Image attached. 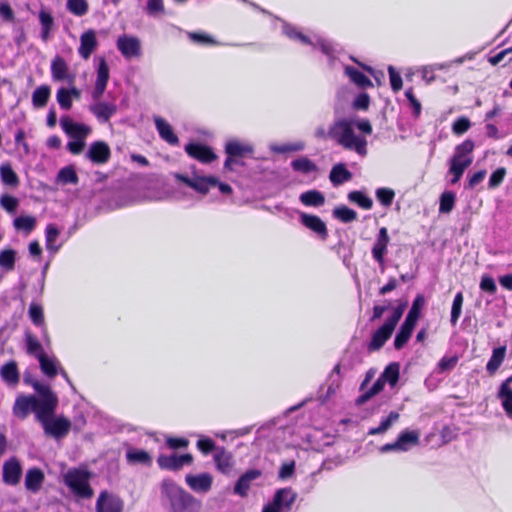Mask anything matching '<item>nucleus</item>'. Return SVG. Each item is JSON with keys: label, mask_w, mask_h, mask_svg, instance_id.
<instances>
[{"label": "nucleus", "mask_w": 512, "mask_h": 512, "mask_svg": "<svg viewBox=\"0 0 512 512\" xmlns=\"http://www.w3.org/2000/svg\"><path fill=\"white\" fill-rule=\"evenodd\" d=\"M161 499L169 512H199L200 503L171 479L161 483Z\"/></svg>", "instance_id": "nucleus-2"}, {"label": "nucleus", "mask_w": 512, "mask_h": 512, "mask_svg": "<svg viewBox=\"0 0 512 512\" xmlns=\"http://www.w3.org/2000/svg\"><path fill=\"white\" fill-rule=\"evenodd\" d=\"M420 431L404 429L393 443H387L380 448L381 453L407 452L420 443Z\"/></svg>", "instance_id": "nucleus-9"}, {"label": "nucleus", "mask_w": 512, "mask_h": 512, "mask_svg": "<svg viewBox=\"0 0 512 512\" xmlns=\"http://www.w3.org/2000/svg\"><path fill=\"white\" fill-rule=\"evenodd\" d=\"M185 151L190 157L203 163H210L216 158L212 149L201 143H189L185 146Z\"/></svg>", "instance_id": "nucleus-24"}, {"label": "nucleus", "mask_w": 512, "mask_h": 512, "mask_svg": "<svg viewBox=\"0 0 512 512\" xmlns=\"http://www.w3.org/2000/svg\"><path fill=\"white\" fill-rule=\"evenodd\" d=\"M98 46L96 33L93 29L83 32L80 36V46L78 48L79 55L87 60Z\"/></svg>", "instance_id": "nucleus-26"}, {"label": "nucleus", "mask_w": 512, "mask_h": 512, "mask_svg": "<svg viewBox=\"0 0 512 512\" xmlns=\"http://www.w3.org/2000/svg\"><path fill=\"white\" fill-rule=\"evenodd\" d=\"M44 479L45 476L41 469L31 468L26 472L25 488L32 493H36L41 489Z\"/></svg>", "instance_id": "nucleus-29"}, {"label": "nucleus", "mask_w": 512, "mask_h": 512, "mask_svg": "<svg viewBox=\"0 0 512 512\" xmlns=\"http://www.w3.org/2000/svg\"><path fill=\"white\" fill-rule=\"evenodd\" d=\"M15 251L12 249L2 250L0 252V267L11 271L15 266Z\"/></svg>", "instance_id": "nucleus-57"}, {"label": "nucleus", "mask_w": 512, "mask_h": 512, "mask_svg": "<svg viewBox=\"0 0 512 512\" xmlns=\"http://www.w3.org/2000/svg\"><path fill=\"white\" fill-rule=\"evenodd\" d=\"M344 73L350 78L351 82L361 89L373 87L372 81L353 66L346 65L344 67Z\"/></svg>", "instance_id": "nucleus-36"}, {"label": "nucleus", "mask_w": 512, "mask_h": 512, "mask_svg": "<svg viewBox=\"0 0 512 512\" xmlns=\"http://www.w3.org/2000/svg\"><path fill=\"white\" fill-rule=\"evenodd\" d=\"M390 238L388 235V230L385 227L380 228L379 233L377 235L376 241L372 247V257L379 264L382 265L384 263V256L387 253V247L389 244Z\"/></svg>", "instance_id": "nucleus-23"}, {"label": "nucleus", "mask_w": 512, "mask_h": 512, "mask_svg": "<svg viewBox=\"0 0 512 512\" xmlns=\"http://www.w3.org/2000/svg\"><path fill=\"white\" fill-rule=\"evenodd\" d=\"M455 199V193L451 191H446L442 193L440 197L439 212L444 214L450 213L454 207Z\"/></svg>", "instance_id": "nucleus-56"}, {"label": "nucleus", "mask_w": 512, "mask_h": 512, "mask_svg": "<svg viewBox=\"0 0 512 512\" xmlns=\"http://www.w3.org/2000/svg\"><path fill=\"white\" fill-rule=\"evenodd\" d=\"M25 340V348L26 353L30 356H34L37 359H40L42 356L46 355L43 349V346H46L44 342H40L37 337L32 334L30 331L25 332L24 336Z\"/></svg>", "instance_id": "nucleus-31"}, {"label": "nucleus", "mask_w": 512, "mask_h": 512, "mask_svg": "<svg viewBox=\"0 0 512 512\" xmlns=\"http://www.w3.org/2000/svg\"><path fill=\"white\" fill-rule=\"evenodd\" d=\"M110 156V147L103 141H95L91 143L85 153V158L94 164H105L110 159Z\"/></svg>", "instance_id": "nucleus-16"}, {"label": "nucleus", "mask_w": 512, "mask_h": 512, "mask_svg": "<svg viewBox=\"0 0 512 512\" xmlns=\"http://www.w3.org/2000/svg\"><path fill=\"white\" fill-rule=\"evenodd\" d=\"M126 458L129 463H132V464L139 463V464H144V465H149L152 460L150 455L146 451L140 450V449H134V448H130L127 450Z\"/></svg>", "instance_id": "nucleus-44"}, {"label": "nucleus", "mask_w": 512, "mask_h": 512, "mask_svg": "<svg viewBox=\"0 0 512 512\" xmlns=\"http://www.w3.org/2000/svg\"><path fill=\"white\" fill-rule=\"evenodd\" d=\"M22 476V466L16 457H11L3 464L2 479L10 486H15L20 482Z\"/></svg>", "instance_id": "nucleus-17"}, {"label": "nucleus", "mask_w": 512, "mask_h": 512, "mask_svg": "<svg viewBox=\"0 0 512 512\" xmlns=\"http://www.w3.org/2000/svg\"><path fill=\"white\" fill-rule=\"evenodd\" d=\"M395 197V193L390 188H378L376 190L377 200L385 207H389Z\"/></svg>", "instance_id": "nucleus-59"}, {"label": "nucleus", "mask_w": 512, "mask_h": 512, "mask_svg": "<svg viewBox=\"0 0 512 512\" xmlns=\"http://www.w3.org/2000/svg\"><path fill=\"white\" fill-rule=\"evenodd\" d=\"M261 476V471L258 469H250L242 474L234 486V493L245 497L250 489L251 482Z\"/></svg>", "instance_id": "nucleus-27"}, {"label": "nucleus", "mask_w": 512, "mask_h": 512, "mask_svg": "<svg viewBox=\"0 0 512 512\" xmlns=\"http://www.w3.org/2000/svg\"><path fill=\"white\" fill-rule=\"evenodd\" d=\"M13 224L17 230L30 233L36 226V219L32 216H19L14 219Z\"/></svg>", "instance_id": "nucleus-54"}, {"label": "nucleus", "mask_w": 512, "mask_h": 512, "mask_svg": "<svg viewBox=\"0 0 512 512\" xmlns=\"http://www.w3.org/2000/svg\"><path fill=\"white\" fill-rule=\"evenodd\" d=\"M348 200L352 203L357 204L359 207L369 210L373 206L372 199L367 196L364 192L354 190L348 193Z\"/></svg>", "instance_id": "nucleus-45"}, {"label": "nucleus", "mask_w": 512, "mask_h": 512, "mask_svg": "<svg viewBox=\"0 0 512 512\" xmlns=\"http://www.w3.org/2000/svg\"><path fill=\"white\" fill-rule=\"evenodd\" d=\"M185 481L194 492L207 493L212 487L213 477L209 473L188 474Z\"/></svg>", "instance_id": "nucleus-22"}, {"label": "nucleus", "mask_w": 512, "mask_h": 512, "mask_svg": "<svg viewBox=\"0 0 512 512\" xmlns=\"http://www.w3.org/2000/svg\"><path fill=\"white\" fill-rule=\"evenodd\" d=\"M57 102L61 109L63 110H70L72 107V100L70 98V95L68 94V89L61 87L58 89L56 94Z\"/></svg>", "instance_id": "nucleus-61"}, {"label": "nucleus", "mask_w": 512, "mask_h": 512, "mask_svg": "<svg viewBox=\"0 0 512 512\" xmlns=\"http://www.w3.org/2000/svg\"><path fill=\"white\" fill-rule=\"evenodd\" d=\"M123 507L122 499L107 491H102L96 502V512H122Z\"/></svg>", "instance_id": "nucleus-14"}, {"label": "nucleus", "mask_w": 512, "mask_h": 512, "mask_svg": "<svg viewBox=\"0 0 512 512\" xmlns=\"http://www.w3.org/2000/svg\"><path fill=\"white\" fill-rule=\"evenodd\" d=\"M216 468L223 474H229L233 467V457L225 448H217L214 454Z\"/></svg>", "instance_id": "nucleus-30"}, {"label": "nucleus", "mask_w": 512, "mask_h": 512, "mask_svg": "<svg viewBox=\"0 0 512 512\" xmlns=\"http://www.w3.org/2000/svg\"><path fill=\"white\" fill-rule=\"evenodd\" d=\"M471 127V122L467 117H459L452 124V132L456 135H462Z\"/></svg>", "instance_id": "nucleus-64"}, {"label": "nucleus", "mask_w": 512, "mask_h": 512, "mask_svg": "<svg viewBox=\"0 0 512 512\" xmlns=\"http://www.w3.org/2000/svg\"><path fill=\"white\" fill-rule=\"evenodd\" d=\"M474 142L470 139L465 140L455 148V157L466 159L470 157L469 155L472 153L474 149Z\"/></svg>", "instance_id": "nucleus-60"}, {"label": "nucleus", "mask_w": 512, "mask_h": 512, "mask_svg": "<svg viewBox=\"0 0 512 512\" xmlns=\"http://www.w3.org/2000/svg\"><path fill=\"white\" fill-rule=\"evenodd\" d=\"M34 390L38 393L39 398L35 396H18L13 406V414L20 419H25L30 411L35 413V417L38 420V413L43 409V403L48 397H54L56 394L50 389L49 386L44 385L40 382L33 384Z\"/></svg>", "instance_id": "nucleus-4"}, {"label": "nucleus", "mask_w": 512, "mask_h": 512, "mask_svg": "<svg viewBox=\"0 0 512 512\" xmlns=\"http://www.w3.org/2000/svg\"><path fill=\"white\" fill-rule=\"evenodd\" d=\"M425 305V297L422 294H418L412 302V306L401 324L398 332L394 339V347L397 350L402 349L409 341L412 332L416 326V323L420 317L421 310Z\"/></svg>", "instance_id": "nucleus-6"}, {"label": "nucleus", "mask_w": 512, "mask_h": 512, "mask_svg": "<svg viewBox=\"0 0 512 512\" xmlns=\"http://www.w3.org/2000/svg\"><path fill=\"white\" fill-rule=\"evenodd\" d=\"M291 167L295 172L310 174L318 170L317 165L307 157H300L291 162Z\"/></svg>", "instance_id": "nucleus-41"}, {"label": "nucleus", "mask_w": 512, "mask_h": 512, "mask_svg": "<svg viewBox=\"0 0 512 512\" xmlns=\"http://www.w3.org/2000/svg\"><path fill=\"white\" fill-rule=\"evenodd\" d=\"M340 119H345V120L350 121L351 129L354 133H355V128H358V130L365 135H370L373 131L372 125L368 119H358L355 116H351V117L340 116Z\"/></svg>", "instance_id": "nucleus-50"}, {"label": "nucleus", "mask_w": 512, "mask_h": 512, "mask_svg": "<svg viewBox=\"0 0 512 512\" xmlns=\"http://www.w3.org/2000/svg\"><path fill=\"white\" fill-rule=\"evenodd\" d=\"M332 215L335 219L343 223H351L357 220V213L353 209L340 205L333 209Z\"/></svg>", "instance_id": "nucleus-42"}, {"label": "nucleus", "mask_w": 512, "mask_h": 512, "mask_svg": "<svg viewBox=\"0 0 512 512\" xmlns=\"http://www.w3.org/2000/svg\"><path fill=\"white\" fill-rule=\"evenodd\" d=\"M285 213L291 215V213H297L299 215L300 223L307 229L314 232L321 240H326L328 237V229L325 222L316 215L308 214L299 210L286 209Z\"/></svg>", "instance_id": "nucleus-10"}, {"label": "nucleus", "mask_w": 512, "mask_h": 512, "mask_svg": "<svg viewBox=\"0 0 512 512\" xmlns=\"http://www.w3.org/2000/svg\"><path fill=\"white\" fill-rule=\"evenodd\" d=\"M146 12L152 17L162 14L164 12L163 0H147Z\"/></svg>", "instance_id": "nucleus-63"}, {"label": "nucleus", "mask_w": 512, "mask_h": 512, "mask_svg": "<svg viewBox=\"0 0 512 512\" xmlns=\"http://www.w3.org/2000/svg\"><path fill=\"white\" fill-rule=\"evenodd\" d=\"M58 406V397H48L44 400L43 409L38 413V421L42 424V427L46 434L54 437L55 439H61L65 437L71 428V422L64 416L54 417V413Z\"/></svg>", "instance_id": "nucleus-3"}, {"label": "nucleus", "mask_w": 512, "mask_h": 512, "mask_svg": "<svg viewBox=\"0 0 512 512\" xmlns=\"http://www.w3.org/2000/svg\"><path fill=\"white\" fill-rule=\"evenodd\" d=\"M395 328L396 327L385 321L384 324L372 334L371 341L368 344V350L377 351L381 349L391 337Z\"/></svg>", "instance_id": "nucleus-21"}, {"label": "nucleus", "mask_w": 512, "mask_h": 512, "mask_svg": "<svg viewBox=\"0 0 512 512\" xmlns=\"http://www.w3.org/2000/svg\"><path fill=\"white\" fill-rule=\"evenodd\" d=\"M50 70L54 82H66L68 85L74 84L76 76L69 70V66L63 57L56 55L51 61Z\"/></svg>", "instance_id": "nucleus-11"}, {"label": "nucleus", "mask_w": 512, "mask_h": 512, "mask_svg": "<svg viewBox=\"0 0 512 512\" xmlns=\"http://www.w3.org/2000/svg\"><path fill=\"white\" fill-rule=\"evenodd\" d=\"M505 354L506 346H500L493 349L492 356L490 357L486 365V370L488 371L489 374L492 375L499 369L502 362L504 361Z\"/></svg>", "instance_id": "nucleus-38"}, {"label": "nucleus", "mask_w": 512, "mask_h": 512, "mask_svg": "<svg viewBox=\"0 0 512 512\" xmlns=\"http://www.w3.org/2000/svg\"><path fill=\"white\" fill-rule=\"evenodd\" d=\"M225 151L231 157H242L247 153H251L252 148L244 146L237 141H232L226 144Z\"/></svg>", "instance_id": "nucleus-52"}, {"label": "nucleus", "mask_w": 512, "mask_h": 512, "mask_svg": "<svg viewBox=\"0 0 512 512\" xmlns=\"http://www.w3.org/2000/svg\"><path fill=\"white\" fill-rule=\"evenodd\" d=\"M458 363L457 356L443 357L437 364L439 373H445L453 370Z\"/></svg>", "instance_id": "nucleus-62"}, {"label": "nucleus", "mask_w": 512, "mask_h": 512, "mask_svg": "<svg viewBox=\"0 0 512 512\" xmlns=\"http://www.w3.org/2000/svg\"><path fill=\"white\" fill-rule=\"evenodd\" d=\"M297 499V493L290 487L276 490L272 501L280 512H290Z\"/></svg>", "instance_id": "nucleus-19"}, {"label": "nucleus", "mask_w": 512, "mask_h": 512, "mask_svg": "<svg viewBox=\"0 0 512 512\" xmlns=\"http://www.w3.org/2000/svg\"><path fill=\"white\" fill-rule=\"evenodd\" d=\"M60 234L59 229L54 224H48L45 230L46 248L49 251H57L60 245H55Z\"/></svg>", "instance_id": "nucleus-51"}, {"label": "nucleus", "mask_w": 512, "mask_h": 512, "mask_svg": "<svg viewBox=\"0 0 512 512\" xmlns=\"http://www.w3.org/2000/svg\"><path fill=\"white\" fill-rule=\"evenodd\" d=\"M51 95L50 86L44 84L37 87L32 94V104L35 108H43L46 106Z\"/></svg>", "instance_id": "nucleus-39"}, {"label": "nucleus", "mask_w": 512, "mask_h": 512, "mask_svg": "<svg viewBox=\"0 0 512 512\" xmlns=\"http://www.w3.org/2000/svg\"><path fill=\"white\" fill-rule=\"evenodd\" d=\"M42 372L48 377H54L58 373V361L56 358L48 357L47 355L42 356L38 359Z\"/></svg>", "instance_id": "nucleus-46"}, {"label": "nucleus", "mask_w": 512, "mask_h": 512, "mask_svg": "<svg viewBox=\"0 0 512 512\" xmlns=\"http://www.w3.org/2000/svg\"><path fill=\"white\" fill-rule=\"evenodd\" d=\"M90 112L101 123H107L117 112V105L111 102L98 101L89 107Z\"/></svg>", "instance_id": "nucleus-25"}, {"label": "nucleus", "mask_w": 512, "mask_h": 512, "mask_svg": "<svg viewBox=\"0 0 512 512\" xmlns=\"http://www.w3.org/2000/svg\"><path fill=\"white\" fill-rule=\"evenodd\" d=\"M2 380L10 386H16L19 383L20 375L15 361L4 364L0 369Z\"/></svg>", "instance_id": "nucleus-34"}, {"label": "nucleus", "mask_w": 512, "mask_h": 512, "mask_svg": "<svg viewBox=\"0 0 512 512\" xmlns=\"http://www.w3.org/2000/svg\"><path fill=\"white\" fill-rule=\"evenodd\" d=\"M299 200L303 205L308 207H321L325 203L323 193L315 189L301 193Z\"/></svg>", "instance_id": "nucleus-37"}, {"label": "nucleus", "mask_w": 512, "mask_h": 512, "mask_svg": "<svg viewBox=\"0 0 512 512\" xmlns=\"http://www.w3.org/2000/svg\"><path fill=\"white\" fill-rule=\"evenodd\" d=\"M38 19L41 25V39L47 42L53 32L55 23L51 12L45 8H42L38 13Z\"/></svg>", "instance_id": "nucleus-28"}, {"label": "nucleus", "mask_w": 512, "mask_h": 512, "mask_svg": "<svg viewBox=\"0 0 512 512\" xmlns=\"http://www.w3.org/2000/svg\"><path fill=\"white\" fill-rule=\"evenodd\" d=\"M400 365L397 362L390 363L381 374L384 382H388L391 387H394L399 380Z\"/></svg>", "instance_id": "nucleus-47"}, {"label": "nucleus", "mask_w": 512, "mask_h": 512, "mask_svg": "<svg viewBox=\"0 0 512 512\" xmlns=\"http://www.w3.org/2000/svg\"><path fill=\"white\" fill-rule=\"evenodd\" d=\"M66 7L70 13L78 17L88 12V3L86 0H67Z\"/></svg>", "instance_id": "nucleus-55"}, {"label": "nucleus", "mask_w": 512, "mask_h": 512, "mask_svg": "<svg viewBox=\"0 0 512 512\" xmlns=\"http://www.w3.org/2000/svg\"><path fill=\"white\" fill-rule=\"evenodd\" d=\"M193 461L191 454L183 455H160L157 459V463L161 469L177 471L180 470L184 465H190Z\"/></svg>", "instance_id": "nucleus-15"}, {"label": "nucleus", "mask_w": 512, "mask_h": 512, "mask_svg": "<svg viewBox=\"0 0 512 512\" xmlns=\"http://www.w3.org/2000/svg\"><path fill=\"white\" fill-rule=\"evenodd\" d=\"M90 473L82 469H69L64 475V483L71 492L83 499L93 496V489L89 484Z\"/></svg>", "instance_id": "nucleus-7"}, {"label": "nucleus", "mask_w": 512, "mask_h": 512, "mask_svg": "<svg viewBox=\"0 0 512 512\" xmlns=\"http://www.w3.org/2000/svg\"><path fill=\"white\" fill-rule=\"evenodd\" d=\"M385 382L384 380L379 377L374 384L369 388L365 389L364 391H361L362 394L357 397L355 400L356 405L361 406L365 404L367 401H369L373 396L378 394L382 389L384 388Z\"/></svg>", "instance_id": "nucleus-40"}, {"label": "nucleus", "mask_w": 512, "mask_h": 512, "mask_svg": "<svg viewBox=\"0 0 512 512\" xmlns=\"http://www.w3.org/2000/svg\"><path fill=\"white\" fill-rule=\"evenodd\" d=\"M472 161V157L461 159L453 156L451 158L449 168V172L453 175V178L451 179V184H456L460 180L466 168H468L472 164Z\"/></svg>", "instance_id": "nucleus-32"}, {"label": "nucleus", "mask_w": 512, "mask_h": 512, "mask_svg": "<svg viewBox=\"0 0 512 512\" xmlns=\"http://www.w3.org/2000/svg\"><path fill=\"white\" fill-rule=\"evenodd\" d=\"M79 178L72 166H66L59 170L57 174V182L65 184H77Z\"/></svg>", "instance_id": "nucleus-48"}, {"label": "nucleus", "mask_w": 512, "mask_h": 512, "mask_svg": "<svg viewBox=\"0 0 512 512\" xmlns=\"http://www.w3.org/2000/svg\"><path fill=\"white\" fill-rule=\"evenodd\" d=\"M463 293L459 291L453 300L452 307H451V318L450 322L453 326H455L461 316L462 313V305H463Z\"/></svg>", "instance_id": "nucleus-53"}, {"label": "nucleus", "mask_w": 512, "mask_h": 512, "mask_svg": "<svg viewBox=\"0 0 512 512\" xmlns=\"http://www.w3.org/2000/svg\"><path fill=\"white\" fill-rule=\"evenodd\" d=\"M400 415L396 411H391L387 418L380 422V425L375 428H371L368 432L369 435H377L385 433L394 422L399 419Z\"/></svg>", "instance_id": "nucleus-49"}, {"label": "nucleus", "mask_w": 512, "mask_h": 512, "mask_svg": "<svg viewBox=\"0 0 512 512\" xmlns=\"http://www.w3.org/2000/svg\"><path fill=\"white\" fill-rule=\"evenodd\" d=\"M352 173L343 163L334 165L330 171L329 179L334 186H339L352 179Z\"/></svg>", "instance_id": "nucleus-35"}, {"label": "nucleus", "mask_w": 512, "mask_h": 512, "mask_svg": "<svg viewBox=\"0 0 512 512\" xmlns=\"http://www.w3.org/2000/svg\"><path fill=\"white\" fill-rule=\"evenodd\" d=\"M60 125L65 134L72 139L85 140L92 131L90 126L83 123H77L73 121L69 116L61 117Z\"/></svg>", "instance_id": "nucleus-13"}, {"label": "nucleus", "mask_w": 512, "mask_h": 512, "mask_svg": "<svg viewBox=\"0 0 512 512\" xmlns=\"http://www.w3.org/2000/svg\"><path fill=\"white\" fill-rule=\"evenodd\" d=\"M498 397L502 400L504 411L512 419V389L499 390Z\"/></svg>", "instance_id": "nucleus-58"}, {"label": "nucleus", "mask_w": 512, "mask_h": 512, "mask_svg": "<svg viewBox=\"0 0 512 512\" xmlns=\"http://www.w3.org/2000/svg\"><path fill=\"white\" fill-rule=\"evenodd\" d=\"M117 49L126 59L138 58L141 56V42L139 38L129 35H121L116 42Z\"/></svg>", "instance_id": "nucleus-12"}, {"label": "nucleus", "mask_w": 512, "mask_h": 512, "mask_svg": "<svg viewBox=\"0 0 512 512\" xmlns=\"http://www.w3.org/2000/svg\"><path fill=\"white\" fill-rule=\"evenodd\" d=\"M282 31L288 38L299 41L305 45H311L313 48H319L323 54L332 58L335 49L331 42L321 37H316L315 40H313L304 35L302 32L298 31L296 27L286 22L283 24Z\"/></svg>", "instance_id": "nucleus-8"}, {"label": "nucleus", "mask_w": 512, "mask_h": 512, "mask_svg": "<svg viewBox=\"0 0 512 512\" xmlns=\"http://www.w3.org/2000/svg\"><path fill=\"white\" fill-rule=\"evenodd\" d=\"M0 177L5 185L17 187L19 184V178L9 163L1 164Z\"/></svg>", "instance_id": "nucleus-43"}, {"label": "nucleus", "mask_w": 512, "mask_h": 512, "mask_svg": "<svg viewBox=\"0 0 512 512\" xmlns=\"http://www.w3.org/2000/svg\"><path fill=\"white\" fill-rule=\"evenodd\" d=\"M28 314L32 323L41 328V340L46 347L51 345V338L48 333L47 326L44 320L43 308L39 304L31 303L29 306Z\"/></svg>", "instance_id": "nucleus-18"}, {"label": "nucleus", "mask_w": 512, "mask_h": 512, "mask_svg": "<svg viewBox=\"0 0 512 512\" xmlns=\"http://www.w3.org/2000/svg\"><path fill=\"white\" fill-rule=\"evenodd\" d=\"M154 123L159 136L171 145L178 143V137L174 134L171 125L163 118L156 116L154 117Z\"/></svg>", "instance_id": "nucleus-33"}, {"label": "nucleus", "mask_w": 512, "mask_h": 512, "mask_svg": "<svg viewBox=\"0 0 512 512\" xmlns=\"http://www.w3.org/2000/svg\"><path fill=\"white\" fill-rule=\"evenodd\" d=\"M109 80V67L104 58H100L98 67H97V78L94 85V89L92 92V97L94 100H98L103 95L107 83Z\"/></svg>", "instance_id": "nucleus-20"}, {"label": "nucleus", "mask_w": 512, "mask_h": 512, "mask_svg": "<svg viewBox=\"0 0 512 512\" xmlns=\"http://www.w3.org/2000/svg\"><path fill=\"white\" fill-rule=\"evenodd\" d=\"M344 93L345 89L343 88L339 89L336 93V101L333 108L335 119L328 130L324 126H318L314 131V137L318 140L331 139L345 150L354 151L359 156L365 157L368 153L366 138L352 131L350 121L340 119Z\"/></svg>", "instance_id": "nucleus-1"}, {"label": "nucleus", "mask_w": 512, "mask_h": 512, "mask_svg": "<svg viewBox=\"0 0 512 512\" xmlns=\"http://www.w3.org/2000/svg\"><path fill=\"white\" fill-rule=\"evenodd\" d=\"M175 178L202 195L209 193L212 189H218L223 195L232 193V187L227 183L220 182L215 176H201L193 172L191 176L176 173Z\"/></svg>", "instance_id": "nucleus-5"}]
</instances>
